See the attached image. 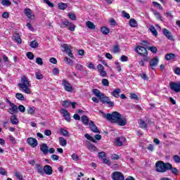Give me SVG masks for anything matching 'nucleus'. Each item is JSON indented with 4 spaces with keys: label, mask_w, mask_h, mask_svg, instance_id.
<instances>
[{
    "label": "nucleus",
    "mask_w": 180,
    "mask_h": 180,
    "mask_svg": "<svg viewBox=\"0 0 180 180\" xmlns=\"http://www.w3.org/2000/svg\"><path fill=\"white\" fill-rule=\"evenodd\" d=\"M102 116L105 117L107 120L111 122V123H117L118 126H126L127 124V120L122 116L119 112L115 111L112 114H105L103 111H100Z\"/></svg>",
    "instance_id": "obj_1"
},
{
    "label": "nucleus",
    "mask_w": 180,
    "mask_h": 180,
    "mask_svg": "<svg viewBox=\"0 0 180 180\" xmlns=\"http://www.w3.org/2000/svg\"><path fill=\"white\" fill-rule=\"evenodd\" d=\"M27 113L29 115H34L35 113L34 107H30L27 110Z\"/></svg>",
    "instance_id": "obj_44"
},
{
    "label": "nucleus",
    "mask_w": 180,
    "mask_h": 180,
    "mask_svg": "<svg viewBox=\"0 0 180 180\" xmlns=\"http://www.w3.org/2000/svg\"><path fill=\"white\" fill-rule=\"evenodd\" d=\"M148 50H150L151 53H153V54H156V53L158 51V49H157V47L155 46H150Z\"/></svg>",
    "instance_id": "obj_43"
},
{
    "label": "nucleus",
    "mask_w": 180,
    "mask_h": 180,
    "mask_svg": "<svg viewBox=\"0 0 180 180\" xmlns=\"http://www.w3.org/2000/svg\"><path fill=\"white\" fill-rule=\"evenodd\" d=\"M93 94H94V95H95V96H96L97 98H99V99H101V101L102 102V103H103L104 105H106L108 103V101L110 99V98H109V97H108L105 94H102V92H101V91H99L97 89H93Z\"/></svg>",
    "instance_id": "obj_4"
},
{
    "label": "nucleus",
    "mask_w": 180,
    "mask_h": 180,
    "mask_svg": "<svg viewBox=\"0 0 180 180\" xmlns=\"http://www.w3.org/2000/svg\"><path fill=\"white\" fill-rule=\"evenodd\" d=\"M162 33L163 34H165V36L167 37V38L169 40H174V38L172 37V34H171V32H169V30L164 28L162 30Z\"/></svg>",
    "instance_id": "obj_17"
},
{
    "label": "nucleus",
    "mask_w": 180,
    "mask_h": 180,
    "mask_svg": "<svg viewBox=\"0 0 180 180\" xmlns=\"http://www.w3.org/2000/svg\"><path fill=\"white\" fill-rule=\"evenodd\" d=\"M44 4H46V5L49 6L50 8H53L54 6V4L53 3L50 2L49 0H43Z\"/></svg>",
    "instance_id": "obj_62"
},
{
    "label": "nucleus",
    "mask_w": 180,
    "mask_h": 180,
    "mask_svg": "<svg viewBox=\"0 0 180 180\" xmlns=\"http://www.w3.org/2000/svg\"><path fill=\"white\" fill-rule=\"evenodd\" d=\"M53 75H58L60 74V70L57 68H54L52 70Z\"/></svg>",
    "instance_id": "obj_51"
},
{
    "label": "nucleus",
    "mask_w": 180,
    "mask_h": 180,
    "mask_svg": "<svg viewBox=\"0 0 180 180\" xmlns=\"http://www.w3.org/2000/svg\"><path fill=\"white\" fill-rule=\"evenodd\" d=\"M36 78L37 79H43V74H41V72L40 70H38L35 72Z\"/></svg>",
    "instance_id": "obj_34"
},
{
    "label": "nucleus",
    "mask_w": 180,
    "mask_h": 180,
    "mask_svg": "<svg viewBox=\"0 0 180 180\" xmlns=\"http://www.w3.org/2000/svg\"><path fill=\"white\" fill-rule=\"evenodd\" d=\"M167 171H171L172 174L174 175H178V174H179V170L176 167H172V164H170V167L169 169H167Z\"/></svg>",
    "instance_id": "obj_21"
},
{
    "label": "nucleus",
    "mask_w": 180,
    "mask_h": 180,
    "mask_svg": "<svg viewBox=\"0 0 180 180\" xmlns=\"http://www.w3.org/2000/svg\"><path fill=\"white\" fill-rule=\"evenodd\" d=\"M169 86L172 91L174 92H180V82H170Z\"/></svg>",
    "instance_id": "obj_10"
},
{
    "label": "nucleus",
    "mask_w": 180,
    "mask_h": 180,
    "mask_svg": "<svg viewBox=\"0 0 180 180\" xmlns=\"http://www.w3.org/2000/svg\"><path fill=\"white\" fill-rule=\"evenodd\" d=\"M129 98L134 99V101H139V96L134 93H131Z\"/></svg>",
    "instance_id": "obj_41"
},
{
    "label": "nucleus",
    "mask_w": 180,
    "mask_h": 180,
    "mask_svg": "<svg viewBox=\"0 0 180 180\" xmlns=\"http://www.w3.org/2000/svg\"><path fill=\"white\" fill-rule=\"evenodd\" d=\"M43 172L46 175H51L53 174V168L51 166L46 165L44 167Z\"/></svg>",
    "instance_id": "obj_15"
},
{
    "label": "nucleus",
    "mask_w": 180,
    "mask_h": 180,
    "mask_svg": "<svg viewBox=\"0 0 180 180\" xmlns=\"http://www.w3.org/2000/svg\"><path fill=\"white\" fill-rule=\"evenodd\" d=\"M58 140L60 146H61L62 147H65V146H67V140L64 139V137H59Z\"/></svg>",
    "instance_id": "obj_27"
},
{
    "label": "nucleus",
    "mask_w": 180,
    "mask_h": 180,
    "mask_svg": "<svg viewBox=\"0 0 180 180\" xmlns=\"http://www.w3.org/2000/svg\"><path fill=\"white\" fill-rule=\"evenodd\" d=\"M18 110H20L21 112V113H25V110H26V108H25L23 106V105H20L18 106Z\"/></svg>",
    "instance_id": "obj_58"
},
{
    "label": "nucleus",
    "mask_w": 180,
    "mask_h": 180,
    "mask_svg": "<svg viewBox=\"0 0 180 180\" xmlns=\"http://www.w3.org/2000/svg\"><path fill=\"white\" fill-rule=\"evenodd\" d=\"M60 113L63 115V116L64 117L65 120H66V122H70L71 117L70 116V112H68V111H67V110L62 109L60 110Z\"/></svg>",
    "instance_id": "obj_13"
},
{
    "label": "nucleus",
    "mask_w": 180,
    "mask_h": 180,
    "mask_svg": "<svg viewBox=\"0 0 180 180\" xmlns=\"http://www.w3.org/2000/svg\"><path fill=\"white\" fill-rule=\"evenodd\" d=\"M75 69L77 71H84V66H82V65L77 64L75 65Z\"/></svg>",
    "instance_id": "obj_52"
},
{
    "label": "nucleus",
    "mask_w": 180,
    "mask_h": 180,
    "mask_svg": "<svg viewBox=\"0 0 180 180\" xmlns=\"http://www.w3.org/2000/svg\"><path fill=\"white\" fill-rule=\"evenodd\" d=\"M106 157V153L105 152H100L98 153V158H101V160H103Z\"/></svg>",
    "instance_id": "obj_55"
},
{
    "label": "nucleus",
    "mask_w": 180,
    "mask_h": 180,
    "mask_svg": "<svg viewBox=\"0 0 180 180\" xmlns=\"http://www.w3.org/2000/svg\"><path fill=\"white\" fill-rule=\"evenodd\" d=\"M11 122L12 124H18L19 123V120H18V118H16V117H11Z\"/></svg>",
    "instance_id": "obj_39"
},
{
    "label": "nucleus",
    "mask_w": 180,
    "mask_h": 180,
    "mask_svg": "<svg viewBox=\"0 0 180 180\" xmlns=\"http://www.w3.org/2000/svg\"><path fill=\"white\" fill-rule=\"evenodd\" d=\"M24 14L31 20H34L36 18V15H34V13H33V11L30 8H25L24 10Z\"/></svg>",
    "instance_id": "obj_7"
},
{
    "label": "nucleus",
    "mask_w": 180,
    "mask_h": 180,
    "mask_svg": "<svg viewBox=\"0 0 180 180\" xmlns=\"http://www.w3.org/2000/svg\"><path fill=\"white\" fill-rule=\"evenodd\" d=\"M88 149L89 151H96V146H94L92 143H90L88 146Z\"/></svg>",
    "instance_id": "obj_46"
},
{
    "label": "nucleus",
    "mask_w": 180,
    "mask_h": 180,
    "mask_svg": "<svg viewBox=\"0 0 180 180\" xmlns=\"http://www.w3.org/2000/svg\"><path fill=\"white\" fill-rule=\"evenodd\" d=\"M72 159L74 160V161H78V160H79V158L78 157V155H77V153H73L72 155Z\"/></svg>",
    "instance_id": "obj_63"
},
{
    "label": "nucleus",
    "mask_w": 180,
    "mask_h": 180,
    "mask_svg": "<svg viewBox=\"0 0 180 180\" xmlns=\"http://www.w3.org/2000/svg\"><path fill=\"white\" fill-rule=\"evenodd\" d=\"M0 175H8V173H6V170H5L4 167H0Z\"/></svg>",
    "instance_id": "obj_61"
},
{
    "label": "nucleus",
    "mask_w": 180,
    "mask_h": 180,
    "mask_svg": "<svg viewBox=\"0 0 180 180\" xmlns=\"http://www.w3.org/2000/svg\"><path fill=\"white\" fill-rule=\"evenodd\" d=\"M62 105H63L64 108H69V106H71V101H64L62 103Z\"/></svg>",
    "instance_id": "obj_40"
},
{
    "label": "nucleus",
    "mask_w": 180,
    "mask_h": 180,
    "mask_svg": "<svg viewBox=\"0 0 180 180\" xmlns=\"http://www.w3.org/2000/svg\"><path fill=\"white\" fill-rule=\"evenodd\" d=\"M62 49H64L65 53H67L70 58H72V53L71 52V49H70V46H68V44H64L63 45H62Z\"/></svg>",
    "instance_id": "obj_14"
},
{
    "label": "nucleus",
    "mask_w": 180,
    "mask_h": 180,
    "mask_svg": "<svg viewBox=\"0 0 180 180\" xmlns=\"http://www.w3.org/2000/svg\"><path fill=\"white\" fill-rule=\"evenodd\" d=\"M112 179L113 180H124V176L120 172H115L111 174Z\"/></svg>",
    "instance_id": "obj_9"
},
{
    "label": "nucleus",
    "mask_w": 180,
    "mask_h": 180,
    "mask_svg": "<svg viewBox=\"0 0 180 180\" xmlns=\"http://www.w3.org/2000/svg\"><path fill=\"white\" fill-rule=\"evenodd\" d=\"M115 63L116 65L117 71L120 72L122 71V66H120V63L119 62H115Z\"/></svg>",
    "instance_id": "obj_57"
},
{
    "label": "nucleus",
    "mask_w": 180,
    "mask_h": 180,
    "mask_svg": "<svg viewBox=\"0 0 180 180\" xmlns=\"http://www.w3.org/2000/svg\"><path fill=\"white\" fill-rule=\"evenodd\" d=\"M101 32L103 33V34H109V32H110V30L106 27H102Z\"/></svg>",
    "instance_id": "obj_28"
},
{
    "label": "nucleus",
    "mask_w": 180,
    "mask_h": 180,
    "mask_svg": "<svg viewBox=\"0 0 180 180\" xmlns=\"http://www.w3.org/2000/svg\"><path fill=\"white\" fill-rule=\"evenodd\" d=\"M68 16L72 20H77V16H75V14L72 13H70Z\"/></svg>",
    "instance_id": "obj_49"
},
{
    "label": "nucleus",
    "mask_w": 180,
    "mask_h": 180,
    "mask_svg": "<svg viewBox=\"0 0 180 180\" xmlns=\"http://www.w3.org/2000/svg\"><path fill=\"white\" fill-rule=\"evenodd\" d=\"M120 92H122V90L120 89H115L111 93V95H112L114 98H119V96H120Z\"/></svg>",
    "instance_id": "obj_23"
},
{
    "label": "nucleus",
    "mask_w": 180,
    "mask_h": 180,
    "mask_svg": "<svg viewBox=\"0 0 180 180\" xmlns=\"http://www.w3.org/2000/svg\"><path fill=\"white\" fill-rule=\"evenodd\" d=\"M18 86L20 90L24 94H27V95L32 94V90H30V82L26 76L24 75L21 77V82L18 84Z\"/></svg>",
    "instance_id": "obj_2"
},
{
    "label": "nucleus",
    "mask_w": 180,
    "mask_h": 180,
    "mask_svg": "<svg viewBox=\"0 0 180 180\" xmlns=\"http://www.w3.org/2000/svg\"><path fill=\"white\" fill-rule=\"evenodd\" d=\"M153 5L154 6H156L157 8H158L159 9H160V11H162V6H161V4H160V3H158L156 1H153Z\"/></svg>",
    "instance_id": "obj_53"
},
{
    "label": "nucleus",
    "mask_w": 180,
    "mask_h": 180,
    "mask_svg": "<svg viewBox=\"0 0 180 180\" xmlns=\"http://www.w3.org/2000/svg\"><path fill=\"white\" fill-rule=\"evenodd\" d=\"M170 167H171V163L169 162L165 163L161 160H159L155 163V168H156L157 172H161V173L167 172V171L169 169Z\"/></svg>",
    "instance_id": "obj_3"
},
{
    "label": "nucleus",
    "mask_w": 180,
    "mask_h": 180,
    "mask_svg": "<svg viewBox=\"0 0 180 180\" xmlns=\"http://www.w3.org/2000/svg\"><path fill=\"white\" fill-rule=\"evenodd\" d=\"M35 168L38 172V174H40V175H43L44 174V168L41 167V165L40 164H36L35 165Z\"/></svg>",
    "instance_id": "obj_22"
},
{
    "label": "nucleus",
    "mask_w": 180,
    "mask_h": 180,
    "mask_svg": "<svg viewBox=\"0 0 180 180\" xmlns=\"http://www.w3.org/2000/svg\"><path fill=\"white\" fill-rule=\"evenodd\" d=\"M68 5H67V4H58V8L59 9H60L61 11H64L65 9H67Z\"/></svg>",
    "instance_id": "obj_36"
},
{
    "label": "nucleus",
    "mask_w": 180,
    "mask_h": 180,
    "mask_svg": "<svg viewBox=\"0 0 180 180\" xmlns=\"http://www.w3.org/2000/svg\"><path fill=\"white\" fill-rule=\"evenodd\" d=\"M112 50L115 54H117V53H120V48L119 47V45L114 46Z\"/></svg>",
    "instance_id": "obj_42"
},
{
    "label": "nucleus",
    "mask_w": 180,
    "mask_h": 180,
    "mask_svg": "<svg viewBox=\"0 0 180 180\" xmlns=\"http://www.w3.org/2000/svg\"><path fill=\"white\" fill-rule=\"evenodd\" d=\"M86 26L91 30H95L96 26L91 21L86 22Z\"/></svg>",
    "instance_id": "obj_24"
},
{
    "label": "nucleus",
    "mask_w": 180,
    "mask_h": 180,
    "mask_svg": "<svg viewBox=\"0 0 180 180\" xmlns=\"http://www.w3.org/2000/svg\"><path fill=\"white\" fill-rule=\"evenodd\" d=\"M62 85L64 87L65 91L67 92H72V86H71V84L68 82V80L63 79L62 81Z\"/></svg>",
    "instance_id": "obj_8"
},
{
    "label": "nucleus",
    "mask_w": 180,
    "mask_h": 180,
    "mask_svg": "<svg viewBox=\"0 0 180 180\" xmlns=\"http://www.w3.org/2000/svg\"><path fill=\"white\" fill-rule=\"evenodd\" d=\"M30 46V47H32V49H37V47H39V43L36 40H34L31 41Z\"/></svg>",
    "instance_id": "obj_32"
},
{
    "label": "nucleus",
    "mask_w": 180,
    "mask_h": 180,
    "mask_svg": "<svg viewBox=\"0 0 180 180\" xmlns=\"http://www.w3.org/2000/svg\"><path fill=\"white\" fill-rule=\"evenodd\" d=\"M101 84L103 85V86H109V80L107 79H103Z\"/></svg>",
    "instance_id": "obj_45"
},
{
    "label": "nucleus",
    "mask_w": 180,
    "mask_h": 180,
    "mask_svg": "<svg viewBox=\"0 0 180 180\" xmlns=\"http://www.w3.org/2000/svg\"><path fill=\"white\" fill-rule=\"evenodd\" d=\"M176 56H175V54L174 53H167L165 56V60H167V61H169L171 60H174L175 59Z\"/></svg>",
    "instance_id": "obj_25"
},
{
    "label": "nucleus",
    "mask_w": 180,
    "mask_h": 180,
    "mask_svg": "<svg viewBox=\"0 0 180 180\" xmlns=\"http://www.w3.org/2000/svg\"><path fill=\"white\" fill-rule=\"evenodd\" d=\"M139 127L141 129H147V124L146 122H144V120H139Z\"/></svg>",
    "instance_id": "obj_31"
},
{
    "label": "nucleus",
    "mask_w": 180,
    "mask_h": 180,
    "mask_svg": "<svg viewBox=\"0 0 180 180\" xmlns=\"http://www.w3.org/2000/svg\"><path fill=\"white\" fill-rule=\"evenodd\" d=\"M153 15H155V18H158L159 20H162L161 19V15L160 14V13H158V11H153Z\"/></svg>",
    "instance_id": "obj_48"
},
{
    "label": "nucleus",
    "mask_w": 180,
    "mask_h": 180,
    "mask_svg": "<svg viewBox=\"0 0 180 180\" xmlns=\"http://www.w3.org/2000/svg\"><path fill=\"white\" fill-rule=\"evenodd\" d=\"M15 176L19 180H23V176H22L19 172H15Z\"/></svg>",
    "instance_id": "obj_64"
},
{
    "label": "nucleus",
    "mask_w": 180,
    "mask_h": 180,
    "mask_svg": "<svg viewBox=\"0 0 180 180\" xmlns=\"http://www.w3.org/2000/svg\"><path fill=\"white\" fill-rule=\"evenodd\" d=\"M89 126L90 130L91 131H93V133H101L99 129H98V127H96V125L95 124L94 121L91 120L89 124Z\"/></svg>",
    "instance_id": "obj_12"
},
{
    "label": "nucleus",
    "mask_w": 180,
    "mask_h": 180,
    "mask_svg": "<svg viewBox=\"0 0 180 180\" xmlns=\"http://www.w3.org/2000/svg\"><path fill=\"white\" fill-rule=\"evenodd\" d=\"M36 63L38 64V65H43V59L41 58H37Z\"/></svg>",
    "instance_id": "obj_56"
},
{
    "label": "nucleus",
    "mask_w": 180,
    "mask_h": 180,
    "mask_svg": "<svg viewBox=\"0 0 180 180\" xmlns=\"http://www.w3.org/2000/svg\"><path fill=\"white\" fill-rule=\"evenodd\" d=\"M40 150L43 153V154L49 153V146L46 143H42L40 146Z\"/></svg>",
    "instance_id": "obj_18"
},
{
    "label": "nucleus",
    "mask_w": 180,
    "mask_h": 180,
    "mask_svg": "<svg viewBox=\"0 0 180 180\" xmlns=\"http://www.w3.org/2000/svg\"><path fill=\"white\" fill-rule=\"evenodd\" d=\"M173 160L176 164H180V157L179 155H173Z\"/></svg>",
    "instance_id": "obj_38"
},
{
    "label": "nucleus",
    "mask_w": 180,
    "mask_h": 180,
    "mask_svg": "<svg viewBox=\"0 0 180 180\" xmlns=\"http://www.w3.org/2000/svg\"><path fill=\"white\" fill-rule=\"evenodd\" d=\"M120 61H122V63L129 61V57H127V56L122 55L120 58Z\"/></svg>",
    "instance_id": "obj_50"
},
{
    "label": "nucleus",
    "mask_w": 180,
    "mask_h": 180,
    "mask_svg": "<svg viewBox=\"0 0 180 180\" xmlns=\"http://www.w3.org/2000/svg\"><path fill=\"white\" fill-rule=\"evenodd\" d=\"M129 26H131V27H136L137 26V21L134 18L131 19L129 20Z\"/></svg>",
    "instance_id": "obj_30"
},
{
    "label": "nucleus",
    "mask_w": 180,
    "mask_h": 180,
    "mask_svg": "<svg viewBox=\"0 0 180 180\" xmlns=\"http://www.w3.org/2000/svg\"><path fill=\"white\" fill-rule=\"evenodd\" d=\"M97 70L98 72H101V71L105 70V67H103L101 64H98L97 66Z\"/></svg>",
    "instance_id": "obj_60"
},
{
    "label": "nucleus",
    "mask_w": 180,
    "mask_h": 180,
    "mask_svg": "<svg viewBox=\"0 0 180 180\" xmlns=\"http://www.w3.org/2000/svg\"><path fill=\"white\" fill-rule=\"evenodd\" d=\"M122 15L124 16V18H126L127 19H130V14L126 13V11H122Z\"/></svg>",
    "instance_id": "obj_59"
},
{
    "label": "nucleus",
    "mask_w": 180,
    "mask_h": 180,
    "mask_svg": "<svg viewBox=\"0 0 180 180\" xmlns=\"http://www.w3.org/2000/svg\"><path fill=\"white\" fill-rule=\"evenodd\" d=\"M126 141V138L124 137H119L115 139V143L117 146H123V143Z\"/></svg>",
    "instance_id": "obj_20"
},
{
    "label": "nucleus",
    "mask_w": 180,
    "mask_h": 180,
    "mask_svg": "<svg viewBox=\"0 0 180 180\" xmlns=\"http://www.w3.org/2000/svg\"><path fill=\"white\" fill-rule=\"evenodd\" d=\"M27 57L29 60H33L34 58V55H33V53L32 52H28L27 53Z\"/></svg>",
    "instance_id": "obj_54"
},
{
    "label": "nucleus",
    "mask_w": 180,
    "mask_h": 180,
    "mask_svg": "<svg viewBox=\"0 0 180 180\" xmlns=\"http://www.w3.org/2000/svg\"><path fill=\"white\" fill-rule=\"evenodd\" d=\"M135 51L139 54V56H148V52L147 51V49L144 46H137L135 49Z\"/></svg>",
    "instance_id": "obj_6"
},
{
    "label": "nucleus",
    "mask_w": 180,
    "mask_h": 180,
    "mask_svg": "<svg viewBox=\"0 0 180 180\" xmlns=\"http://www.w3.org/2000/svg\"><path fill=\"white\" fill-rule=\"evenodd\" d=\"M159 60L157 58H153L150 62V66L151 70H154L157 65H158Z\"/></svg>",
    "instance_id": "obj_16"
},
{
    "label": "nucleus",
    "mask_w": 180,
    "mask_h": 180,
    "mask_svg": "<svg viewBox=\"0 0 180 180\" xmlns=\"http://www.w3.org/2000/svg\"><path fill=\"white\" fill-rule=\"evenodd\" d=\"M15 97L17 99H18V101H25V96H23V94L20 93H17L15 94Z\"/></svg>",
    "instance_id": "obj_37"
},
{
    "label": "nucleus",
    "mask_w": 180,
    "mask_h": 180,
    "mask_svg": "<svg viewBox=\"0 0 180 180\" xmlns=\"http://www.w3.org/2000/svg\"><path fill=\"white\" fill-rule=\"evenodd\" d=\"M27 144L34 148L39 146V142H37V139L30 137L27 139Z\"/></svg>",
    "instance_id": "obj_11"
},
{
    "label": "nucleus",
    "mask_w": 180,
    "mask_h": 180,
    "mask_svg": "<svg viewBox=\"0 0 180 180\" xmlns=\"http://www.w3.org/2000/svg\"><path fill=\"white\" fill-rule=\"evenodd\" d=\"M149 29L154 36L158 35V32H157V30H155V27L153 25H151Z\"/></svg>",
    "instance_id": "obj_33"
},
{
    "label": "nucleus",
    "mask_w": 180,
    "mask_h": 180,
    "mask_svg": "<svg viewBox=\"0 0 180 180\" xmlns=\"http://www.w3.org/2000/svg\"><path fill=\"white\" fill-rule=\"evenodd\" d=\"M60 133L62 134V136H68V131L63 128L60 129Z\"/></svg>",
    "instance_id": "obj_47"
},
{
    "label": "nucleus",
    "mask_w": 180,
    "mask_h": 180,
    "mask_svg": "<svg viewBox=\"0 0 180 180\" xmlns=\"http://www.w3.org/2000/svg\"><path fill=\"white\" fill-rule=\"evenodd\" d=\"M1 4L3 6H11L12 5V3L9 0H2Z\"/></svg>",
    "instance_id": "obj_29"
},
{
    "label": "nucleus",
    "mask_w": 180,
    "mask_h": 180,
    "mask_svg": "<svg viewBox=\"0 0 180 180\" xmlns=\"http://www.w3.org/2000/svg\"><path fill=\"white\" fill-rule=\"evenodd\" d=\"M84 137L87 139V140H90V141H92V143H96V141L94 137L91 136L89 134H85Z\"/></svg>",
    "instance_id": "obj_35"
},
{
    "label": "nucleus",
    "mask_w": 180,
    "mask_h": 180,
    "mask_svg": "<svg viewBox=\"0 0 180 180\" xmlns=\"http://www.w3.org/2000/svg\"><path fill=\"white\" fill-rule=\"evenodd\" d=\"M60 27L62 29H64V27H68V30H70V32L75 31V25L68 20L62 21V23L60 25Z\"/></svg>",
    "instance_id": "obj_5"
},
{
    "label": "nucleus",
    "mask_w": 180,
    "mask_h": 180,
    "mask_svg": "<svg viewBox=\"0 0 180 180\" xmlns=\"http://www.w3.org/2000/svg\"><path fill=\"white\" fill-rule=\"evenodd\" d=\"M82 122L84 126H88V124L89 125V118H88L86 115H83L82 117Z\"/></svg>",
    "instance_id": "obj_26"
},
{
    "label": "nucleus",
    "mask_w": 180,
    "mask_h": 180,
    "mask_svg": "<svg viewBox=\"0 0 180 180\" xmlns=\"http://www.w3.org/2000/svg\"><path fill=\"white\" fill-rule=\"evenodd\" d=\"M11 108H9L8 112L11 115H13V113H16L18 112V106L15 105V103H11Z\"/></svg>",
    "instance_id": "obj_19"
}]
</instances>
